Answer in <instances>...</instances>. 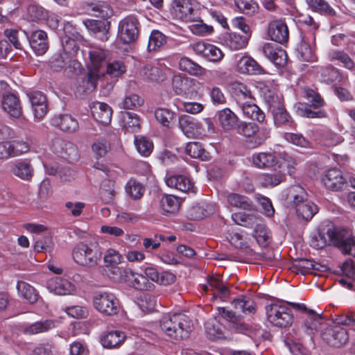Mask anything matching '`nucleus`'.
I'll list each match as a JSON object with an SVG mask.
<instances>
[{"mask_svg":"<svg viewBox=\"0 0 355 355\" xmlns=\"http://www.w3.org/2000/svg\"><path fill=\"white\" fill-rule=\"evenodd\" d=\"M56 320L46 319L28 324L22 327L21 331L25 335L32 336L48 332L56 327Z\"/></svg>","mask_w":355,"mask_h":355,"instance_id":"5701e85b","label":"nucleus"},{"mask_svg":"<svg viewBox=\"0 0 355 355\" xmlns=\"http://www.w3.org/2000/svg\"><path fill=\"white\" fill-rule=\"evenodd\" d=\"M265 56L277 66H284L286 63L287 55L284 50L266 43L263 46Z\"/></svg>","mask_w":355,"mask_h":355,"instance_id":"c756f323","label":"nucleus"},{"mask_svg":"<svg viewBox=\"0 0 355 355\" xmlns=\"http://www.w3.org/2000/svg\"><path fill=\"white\" fill-rule=\"evenodd\" d=\"M121 123L128 132H135L140 129L141 119L132 112H125L121 114Z\"/></svg>","mask_w":355,"mask_h":355,"instance_id":"37998d69","label":"nucleus"},{"mask_svg":"<svg viewBox=\"0 0 355 355\" xmlns=\"http://www.w3.org/2000/svg\"><path fill=\"white\" fill-rule=\"evenodd\" d=\"M274 118V121L277 125L288 124L289 126H293V122L291 120V116L285 110L283 104L277 106L270 110Z\"/></svg>","mask_w":355,"mask_h":355,"instance_id":"3c124183","label":"nucleus"},{"mask_svg":"<svg viewBox=\"0 0 355 355\" xmlns=\"http://www.w3.org/2000/svg\"><path fill=\"white\" fill-rule=\"evenodd\" d=\"M64 311L68 316L73 318H85L88 315L89 311L86 306L80 305H73L65 307Z\"/></svg>","mask_w":355,"mask_h":355,"instance_id":"774afa93","label":"nucleus"},{"mask_svg":"<svg viewBox=\"0 0 355 355\" xmlns=\"http://www.w3.org/2000/svg\"><path fill=\"white\" fill-rule=\"evenodd\" d=\"M306 3L313 10L330 15L335 14L334 10L324 0H305Z\"/></svg>","mask_w":355,"mask_h":355,"instance_id":"13d9d810","label":"nucleus"},{"mask_svg":"<svg viewBox=\"0 0 355 355\" xmlns=\"http://www.w3.org/2000/svg\"><path fill=\"white\" fill-rule=\"evenodd\" d=\"M286 199L295 208L297 216L305 220L311 219L318 211L315 205L306 199L305 190L299 185L292 186L288 189Z\"/></svg>","mask_w":355,"mask_h":355,"instance_id":"f03ea898","label":"nucleus"},{"mask_svg":"<svg viewBox=\"0 0 355 355\" xmlns=\"http://www.w3.org/2000/svg\"><path fill=\"white\" fill-rule=\"evenodd\" d=\"M266 311L268 320L273 325L282 327L292 324L293 314L285 303H272L266 306Z\"/></svg>","mask_w":355,"mask_h":355,"instance_id":"6e6552de","label":"nucleus"},{"mask_svg":"<svg viewBox=\"0 0 355 355\" xmlns=\"http://www.w3.org/2000/svg\"><path fill=\"white\" fill-rule=\"evenodd\" d=\"M166 43V37L164 34L158 31H153L149 37L148 49L149 51H155Z\"/></svg>","mask_w":355,"mask_h":355,"instance_id":"338daca9","label":"nucleus"},{"mask_svg":"<svg viewBox=\"0 0 355 355\" xmlns=\"http://www.w3.org/2000/svg\"><path fill=\"white\" fill-rule=\"evenodd\" d=\"M102 252L97 243L80 242L73 249V261L81 266L93 268L101 261Z\"/></svg>","mask_w":355,"mask_h":355,"instance_id":"7ed1b4c3","label":"nucleus"},{"mask_svg":"<svg viewBox=\"0 0 355 355\" xmlns=\"http://www.w3.org/2000/svg\"><path fill=\"white\" fill-rule=\"evenodd\" d=\"M185 153L192 158L200 159L202 161L209 159V153L205 150L200 142H189L185 146Z\"/></svg>","mask_w":355,"mask_h":355,"instance_id":"ea45409f","label":"nucleus"},{"mask_svg":"<svg viewBox=\"0 0 355 355\" xmlns=\"http://www.w3.org/2000/svg\"><path fill=\"white\" fill-rule=\"evenodd\" d=\"M48 16V11L40 6L30 5L27 8V19L31 21L39 22L45 19Z\"/></svg>","mask_w":355,"mask_h":355,"instance_id":"8fccbe9b","label":"nucleus"},{"mask_svg":"<svg viewBox=\"0 0 355 355\" xmlns=\"http://www.w3.org/2000/svg\"><path fill=\"white\" fill-rule=\"evenodd\" d=\"M106 55L105 51L101 48H94L89 51V72L84 80V83H86V89H95L97 80L104 76L105 71L101 68L104 64Z\"/></svg>","mask_w":355,"mask_h":355,"instance_id":"39448f33","label":"nucleus"},{"mask_svg":"<svg viewBox=\"0 0 355 355\" xmlns=\"http://www.w3.org/2000/svg\"><path fill=\"white\" fill-rule=\"evenodd\" d=\"M62 53L65 55L69 56L71 60L77 55L79 51L77 42L74 39L67 36L62 37Z\"/></svg>","mask_w":355,"mask_h":355,"instance_id":"6e6d98bb","label":"nucleus"},{"mask_svg":"<svg viewBox=\"0 0 355 355\" xmlns=\"http://www.w3.org/2000/svg\"><path fill=\"white\" fill-rule=\"evenodd\" d=\"M218 121L223 130L229 131L237 127L239 119L230 108H224L217 113Z\"/></svg>","mask_w":355,"mask_h":355,"instance_id":"2f4dec72","label":"nucleus"},{"mask_svg":"<svg viewBox=\"0 0 355 355\" xmlns=\"http://www.w3.org/2000/svg\"><path fill=\"white\" fill-rule=\"evenodd\" d=\"M268 35L269 37L278 43L283 44L288 39V30L285 23L276 20L268 24Z\"/></svg>","mask_w":355,"mask_h":355,"instance_id":"b1692460","label":"nucleus"},{"mask_svg":"<svg viewBox=\"0 0 355 355\" xmlns=\"http://www.w3.org/2000/svg\"><path fill=\"white\" fill-rule=\"evenodd\" d=\"M94 308L101 314L105 316L116 315L120 309V304L117 297L110 292L97 293L93 297Z\"/></svg>","mask_w":355,"mask_h":355,"instance_id":"0eeeda50","label":"nucleus"},{"mask_svg":"<svg viewBox=\"0 0 355 355\" xmlns=\"http://www.w3.org/2000/svg\"><path fill=\"white\" fill-rule=\"evenodd\" d=\"M12 172L19 178L28 180L33 176V169L28 162L21 160L13 165Z\"/></svg>","mask_w":355,"mask_h":355,"instance_id":"c03bdc74","label":"nucleus"},{"mask_svg":"<svg viewBox=\"0 0 355 355\" xmlns=\"http://www.w3.org/2000/svg\"><path fill=\"white\" fill-rule=\"evenodd\" d=\"M126 193L133 200L140 199L145 192V187L136 180L130 179L125 184Z\"/></svg>","mask_w":355,"mask_h":355,"instance_id":"de8ad7c7","label":"nucleus"},{"mask_svg":"<svg viewBox=\"0 0 355 355\" xmlns=\"http://www.w3.org/2000/svg\"><path fill=\"white\" fill-rule=\"evenodd\" d=\"M236 70L241 73L251 75L262 74L264 72L257 62L248 55H243L237 61Z\"/></svg>","mask_w":355,"mask_h":355,"instance_id":"a878e982","label":"nucleus"},{"mask_svg":"<svg viewBox=\"0 0 355 355\" xmlns=\"http://www.w3.org/2000/svg\"><path fill=\"white\" fill-rule=\"evenodd\" d=\"M205 332L207 336L214 340L224 338V334L220 326L214 322H207L205 324Z\"/></svg>","mask_w":355,"mask_h":355,"instance_id":"69168bd1","label":"nucleus"},{"mask_svg":"<svg viewBox=\"0 0 355 355\" xmlns=\"http://www.w3.org/2000/svg\"><path fill=\"white\" fill-rule=\"evenodd\" d=\"M175 116V112L167 108L159 107L155 110L156 120L164 127L168 128Z\"/></svg>","mask_w":355,"mask_h":355,"instance_id":"bf43d9fd","label":"nucleus"},{"mask_svg":"<svg viewBox=\"0 0 355 355\" xmlns=\"http://www.w3.org/2000/svg\"><path fill=\"white\" fill-rule=\"evenodd\" d=\"M234 307L245 314L253 313L255 310L254 302L244 297L235 299L232 302Z\"/></svg>","mask_w":355,"mask_h":355,"instance_id":"680f3d73","label":"nucleus"},{"mask_svg":"<svg viewBox=\"0 0 355 355\" xmlns=\"http://www.w3.org/2000/svg\"><path fill=\"white\" fill-rule=\"evenodd\" d=\"M181 203L180 198L174 195L164 194L159 198L157 208L164 216L174 215L178 212Z\"/></svg>","mask_w":355,"mask_h":355,"instance_id":"f3484780","label":"nucleus"},{"mask_svg":"<svg viewBox=\"0 0 355 355\" xmlns=\"http://www.w3.org/2000/svg\"><path fill=\"white\" fill-rule=\"evenodd\" d=\"M125 338L126 336L123 331L112 330L102 333L99 339L103 347L113 349L121 346L124 343Z\"/></svg>","mask_w":355,"mask_h":355,"instance_id":"412c9836","label":"nucleus"},{"mask_svg":"<svg viewBox=\"0 0 355 355\" xmlns=\"http://www.w3.org/2000/svg\"><path fill=\"white\" fill-rule=\"evenodd\" d=\"M205 291H215L224 295L227 293V287L219 277L211 276L207 279V283L204 285Z\"/></svg>","mask_w":355,"mask_h":355,"instance_id":"864d4df0","label":"nucleus"},{"mask_svg":"<svg viewBox=\"0 0 355 355\" xmlns=\"http://www.w3.org/2000/svg\"><path fill=\"white\" fill-rule=\"evenodd\" d=\"M85 25L92 29L96 35V37L102 41H105L108 39V28L104 22L98 21L95 20H88L85 21Z\"/></svg>","mask_w":355,"mask_h":355,"instance_id":"09e8293b","label":"nucleus"},{"mask_svg":"<svg viewBox=\"0 0 355 355\" xmlns=\"http://www.w3.org/2000/svg\"><path fill=\"white\" fill-rule=\"evenodd\" d=\"M125 284L129 287L139 291H148L154 287V285L149 282L146 276L136 272L130 268L128 272Z\"/></svg>","mask_w":355,"mask_h":355,"instance_id":"bb28decb","label":"nucleus"},{"mask_svg":"<svg viewBox=\"0 0 355 355\" xmlns=\"http://www.w3.org/2000/svg\"><path fill=\"white\" fill-rule=\"evenodd\" d=\"M171 85L177 95L187 98H198L202 96L200 92L202 83L196 79L174 75L172 78Z\"/></svg>","mask_w":355,"mask_h":355,"instance_id":"423d86ee","label":"nucleus"},{"mask_svg":"<svg viewBox=\"0 0 355 355\" xmlns=\"http://www.w3.org/2000/svg\"><path fill=\"white\" fill-rule=\"evenodd\" d=\"M165 182L168 187L182 192L196 193V189L191 180L183 175H171L165 178Z\"/></svg>","mask_w":355,"mask_h":355,"instance_id":"aec40b11","label":"nucleus"},{"mask_svg":"<svg viewBox=\"0 0 355 355\" xmlns=\"http://www.w3.org/2000/svg\"><path fill=\"white\" fill-rule=\"evenodd\" d=\"M92 114L94 119L100 123L107 125L110 123L112 110L110 105L103 102H93L90 105Z\"/></svg>","mask_w":355,"mask_h":355,"instance_id":"4be33fe9","label":"nucleus"},{"mask_svg":"<svg viewBox=\"0 0 355 355\" xmlns=\"http://www.w3.org/2000/svg\"><path fill=\"white\" fill-rule=\"evenodd\" d=\"M250 38V35H241L237 33H230L224 37L223 44L232 51H238L247 46Z\"/></svg>","mask_w":355,"mask_h":355,"instance_id":"473e14b6","label":"nucleus"},{"mask_svg":"<svg viewBox=\"0 0 355 355\" xmlns=\"http://www.w3.org/2000/svg\"><path fill=\"white\" fill-rule=\"evenodd\" d=\"M46 288L51 293L58 295H71L76 290L73 283L60 277L50 278L46 282Z\"/></svg>","mask_w":355,"mask_h":355,"instance_id":"dca6fc26","label":"nucleus"},{"mask_svg":"<svg viewBox=\"0 0 355 355\" xmlns=\"http://www.w3.org/2000/svg\"><path fill=\"white\" fill-rule=\"evenodd\" d=\"M29 100L35 119L42 120L48 112L46 96L42 92H35L29 95Z\"/></svg>","mask_w":355,"mask_h":355,"instance_id":"a211bd4d","label":"nucleus"},{"mask_svg":"<svg viewBox=\"0 0 355 355\" xmlns=\"http://www.w3.org/2000/svg\"><path fill=\"white\" fill-rule=\"evenodd\" d=\"M189 22H193L189 28L190 31L195 35L205 37L210 35L214 32V28L211 25H208L198 17L195 15V20L189 21Z\"/></svg>","mask_w":355,"mask_h":355,"instance_id":"79ce46f5","label":"nucleus"},{"mask_svg":"<svg viewBox=\"0 0 355 355\" xmlns=\"http://www.w3.org/2000/svg\"><path fill=\"white\" fill-rule=\"evenodd\" d=\"M262 93L263 98L270 110L283 104V96L276 89L266 87L263 89Z\"/></svg>","mask_w":355,"mask_h":355,"instance_id":"a19ab883","label":"nucleus"},{"mask_svg":"<svg viewBox=\"0 0 355 355\" xmlns=\"http://www.w3.org/2000/svg\"><path fill=\"white\" fill-rule=\"evenodd\" d=\"M193 327L192 320L182 313L166 314L160 319L159 324L161 333L175 341L189 338Z\"/></svg>","mask_w":355,"mask_h":355,"instance_id":"f257e3e1","label":"nucleus"},{"mask_svg":"<svg viewBox=\"0 0 355 355\" xmlns=\"http://www.w3.org/2000/svg\"><path fill=\"white\" fill-rule=\"evenodd\" d=\"M227 201L230 205L239 209L250 210L253 207L252 201L248 197L237 193L228 194Z\"/></svg>","mask_w":355,"mask_h":355,"instance_id":"a18cd8bd","label":"nucleus"},{"mask_svg":"<svg viewBox=\"0 0 355 355\" xmlns=\"http://www.w3.org/2000/svg\"><path fill=\"white\" fill-rule=\"evenodd\" d=\"M179 68L181 71L194 76L201 74L204 70L200 65L186 57L182 58L180 60Z\"/></svg>","mask_w":355,"mask_h":355,"instance_id":"603ef678","label":"nucleus"},{"mask_svg":"<svg viewBox=\"0 0 355 355\" xmlns=\"http://www.w3.org/2000/svg\"><path fill=\"white\" fill-rule=\"evenodd\" d=\"M139 76L144 80L155 83L162 82L166 78V74L162 69L150 65L143 67Z\"/></svg>","mask_w":355,"mask_h":355,"instance_id":"72a5a7b5","label":"nucleus"},{"mask_svg":"<svg viewBox=\"0 0 355 355\" xmlns=\"http://www.w3.org/2000/svg\"><path fill=\"white\" fill-rule=\"evenodd\" d=\"M89 6L92 15L97 17L107 18L112 15L111 7L105 2L92 3Z\"/></svg>","mask_w":355,"mask_h":355,"instance_id":"5fc2aeb1","label":"nucleus"},{"mask_svg":"<svg viewBox=\"0 0 355 355\" xmlns=\"http://www.w3.org/2000/svg\"><path fill=\"white\" fill-rule=\"evenodd\" d=\"M269 236L270 232L263 223L261 218V221L254 228L253 236L259 245H264L266 244Z\"/></svg>","mask_w":355,"mask_h":355,"instance_id":"e2e57ef3","label":"nucleus"},{"mask_svg":"<svg viewBox=\"0 0 355 355\" xmlns=\"http://www.w3.org/2000/svg\"><path fill=\"white\" fill-rule=\"evenodd\" d=\"M135 145L138 153L144 156H149L153 150V142L147 137L137 135L135 137Z\"/></svg>","mask_w":355,"mask_h":355,"instance_id":"49530a36","label":"nucleus"},{"mask_svg":"<svg viewBox=\"0 0 355 355\" xmlns=\"http://www.w3.org/2000/svg\"><path fill=\"white\" fill-rule=\"evenodd\" d=\"M3 110L13 118H19L22 114V107L19 98L10 93L5 94L1 100Z\"/></svg>","mask_w":355,"mask_h":355,"instance_id":"393cba45","label":"nucleus"},{"mask_svg":"<svg viewBox=\"0 0 355 355\" xmlns=\"http://www.w3.org/2000/svg\"><path fill=\"white\" fill-rule=\"evenodd\" d=\"M250 161L258 168H281L278 156L272 152H260L252 154Z\"/></svg>","mask_w":355,"mask_h":355,"instance_id":"4468645a","label":"nucleus"},{"mask_svg":"<svg viewBox=\"0 0 355 355\" xmlns=\"http://www.w3.org/2000/svg\"><path fill=\"white\" fill-rule=\"evenodd\" d=\"M195 10L191 0H173L171 14L173 18L184 21L195 20Z\"/></svg>","mask_w":355,"mask_h":355,"instance_id":"f8f14e48","label":"nucleus"},{"mask_svg":"<svg viewBox=\"0 0 355 355\" xmlns=\"http://www.w3.org/2000/svg\"><path fill=\"white\" fill-rule=\"evenodd\" d=\"M178 126L182 133L191 139H203L212 128V123L209 118L202 121L190 116L182 114L178 119Z\"/></svg>","mask_w":355,"mask_h":355,"instance_id":"20e7f679","label":"nucleus"},{"mask_svg":"<svg viewBox=\"0 0 355 355\" xmlns=\"http://www.w3.org/2000/svg\"><path fill=\"white\" fill-rule=\"evenodd\" d=\"M290 304L295 309L305 312L306 317L301 327L302 330L305 334L309 336H312L319 331L323 320L321 314L317 313L313 310L308 309L304 304L290 303Z\"/></svg>","mask_w":355,"mask_h":355,"instance_id":"9d476101","label":"nucleus"},{"mask_svg":"<svg viewBox=\"0 0 355 355\" xmlns=\"http://www.w3.org/2000/svg\"><path fill=\"white\" fill-rule=\"evenodd\" d=\"M329 57L331 60H337L347 69H351L354 66L353 60L344 51L331 50L329 53Z\"/></svg>","mask_w":355,"mask_h":355,"instance_id":"052dcab7","label":"nucleus"},{"mask_svg":"<svg viewBox=\"0 0 355 355\" xmlns=\"http://www.w3.org/2000/svg\"><path fill=\"white\" fill-rule=\"evenodd\" d=\"M313 43V39L311 41L308 38L302 37V41L297 49L300 58L302 60L306 62H314L316 60L315 49Z\"/></svg>","mask_w":355,"mask_h":355,"instance_id":"4c0bfd02","label":"nucleus"},{"mask_svg":"<svg viewBox=\"0 0 355 355\" xmlns=\"http://www.w3.org/2000/svg\"><path fill=\"white\" fill-rule=\"evenodd\" d=\"M284 175L281 173H263L259 177L261 184L266 187H273L279 184L284 180Z\"/></svg>","mask_w":355,"mask_h":355,"instance_id":"4d7b16f0","label":"nucleus"},{"mask_svg":"<svg viewBox=\"0 0 355 355\" xmlns=\"http://www.w3.org/2000/svg\"><path fill=\"white\" fill-rule=\"evenodd\" d=\"M306 97L310 105L297 103V110L300 115L308 118H322L326 116V113L322 110L318 111L313 110L311 108H320L324 105V101L320 96L314 90L306 89L304 90Z\"/></svg>","mask_w":355,"mask_h":355,"instance_id":"1a4fd4ad","label":"nucleus"},{"mask_svg":"<svg viewBox=\"0 0 355 355\" xmlns=\"http://www.w3.org/2000/svg\"><path fill=\"white\" fill-rule=\"evenodd\" d=\"M241 108L246 118L258 121H263L265 119L264 113L252 102L241 103Z\"/></svg>","mask_w":355,"mask_h":355,"instance_id":"58836bf2","label":"nucleus"},{"mask_svg":"<svg viewBox=\"0 0 355 355\" xmlns=\"http://www.w3.org/2000/svg\"><path fill=\"white\" fill-rule=\"evenodd\" d=\"M237 132L246 137H251L256 132L258 134L250 141L249 146L256 148L262 144L270 136V132L266 128L259 130L258 126L254 123L241 122L237 125Z\"/></svg>","mask_w":355,"mask_h":355,"instance_id":"9b49d317","label":"nucleus"},{"mask_svg":"<svg viewBox=\"0 0 355 355\" xmlns=\"http://www.w3.org/2000/svg\"><path fill=\"white\" fill-rule=\"evenodd\" d=\"M322 338L329 345L339 347L345 344L348 340L346 330L340 327H336L333 329L328 330L322 334Z\"/></svg>","mask_w":355,"mask_h":355,"instance_id":"cd10ccee","label":"nucleus"},{"mask_svg":"<svg viewBox=\"0 0 355 355\" xmlns=\"http://www.w3.org/2000/svg\"><path fill=\"white\" fill-rule=\"evenodd\" d=\"M118 35L123 43L135 41L138 35L137 19L133 16H128L122 19L119 24Z\"/></svg>","mask_w":355,"mask_h":355,"instance_id":"ddd939ff","label":"nucleus"},{"mask_svg":"<svg viewBox=\"0 0 355 355\" xmlns=\"http://www.w3.org/2000/svg\"><path fill=\"white\" fill-rule=\"evenodd\" d=\"M18 295L30 304H35L39 299V294L35 288L24 281H18L17 283Z\"/></svg>","mask_w":355,"mask_h":355,"instance_id":"f704fd0d","label":"nucleus"},{"mask_svg":"<svg viewBox=\"0 0 355 355\" xmlns=\"http://www.w3.org/2000/svg\"><path fill=\"white\" fill-rule=\"evenodd\" d=\"M324 186L332 191L342 189L347 184V180L343 173L337 168H331L325 171L321 178Z\"/></svg>","mask_w":355,"mask_h":355,"instance_id":"2eb2a0df","label":"nucleus"},{"mask_svg":"<svg viewBox=\"0 0 355 355\" xmlns=\"http://www.w3.org/2000/svg\"><path fill=\"white\" fill-rule=\"evenodd\" d=\"M27 38L30 46L37 55H44L49 49L48 38L46 32L42 30L33 31Z\"/></svg>","mask_w":355,"mask_h":355,"instance_id":"6ab92c4d","label":"nucleus"},{"mask_svg":"<svg viewBox=\"0 0 355 355\" xmlns=\"http://www.w3.org/2000/svg\"><path fill=\"white\" fill-rule=\"evenodd\" d=\"M317 76L321 82L327 84L338 83L341 80L340 72L331 66L317 67Z\"/></svg>","mask_w":355,"mask_h":355,"instance_id":"e433bc0d","label":"nucleus"},{"mask_svg":"<svg viewBox=\"0 0 355 355\" xmlns=\"http://www.w3.org/2000/svg\"><path fill=\"white\" fill-rule=\"evenodd\" d=\"M51 123L62 131L67 132H76L79 128L77 120L69 114L54 116L51 119Z\"/></svg>","mask_w":355,"mask_h":355,"instance_id":"c85d7f7f","label":"nucleus"},{"mask_svg":"<svg viewBox=\"0 0 355 355\" xmlns=\"http://www.w3.org/2000/svg\"><path fill=\"white\" fill-rule=\"evenodd\" d=\"M232 219L236 225L247 228H254L261 221V217L253 213L238 212L232 214Z\"/></svg>","mask_w":355,"mask_h":355,"instance_id":"c9c22d12","label":"nucleus"},{"mask_svg":"<svg viewBox=\"0 0 355 355\" xmlns=\"http://www.w3.org/2000/svg\"><path fill=\"white\" fill-rule=\"evenodd\" d=\"M144 104V99L138 94L130 93L127 94L121 103L123 108L125 110H134Z\"/></svg>","mask_w":355,"mask_h":355,"instance_id":"0e129e2a","label":"nucleus"},{"mask_svg":"<svg viewBox=\"0 0 355 355\" xmlns=\"http://www.w3.org/2000/svg\"><path fill=\"white\" fill-rule=\"evenodd\" d=\"M329 237L330 241L334 245L341 249L343 253L350 254L352 253L353 249L355 247V238L346 237L344 238L340 234L336 231H328ZM355 256V252L354 253Z\"/></svg>","mask_w":355,"mask_h":355,"instance_id":"7c9ffc66","label":"nucleus"}]
</instances>
